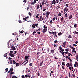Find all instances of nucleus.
I'll return each instance as SVG.
<instances>
[{
    "mask_svg": "<svg viewBox=\"0 0 78 78\" xmlns=\"http://www.w3.org/2000/svg\"><path fill=\"white\" fill-rule=\"evenodd\" d=\"M12 78H17V76H13L12 77Z\"/></svg>",
    "mask_w": 78,
    "mask_h": 78,
    "instance_id": "obj_34",
    "label": "nucleus"
},
{
    "mask_svg": "<svg viewBox=\"0 0 78 78\" xmlns=\"http://www.w3.org/2000/svg\"><path fill=\"white\" fill-rule=\"evenodd\" d=\"M38 23L37 24H35V27H37V26L38 25Z\"/></svg>",
    "mask_w": 78,
    "mask_h": 78,
    "instance_id": "obj_56",
    "label": "nucleus"
},
{
    "mask_svg": "<svg viewBox=\"0 0 78 78\" xmlns=\"http://www.w3.org/2000/svg\"><path fill=\"white\" fill-rule=\"evenodd\" d=\"M47 30V29H44L43 30L42 32L43 33H45V32H46Z\"/></svg>",
    "mask_w": 78,
    "mask_h": 78,
    "instance_id": "obj_5",
    "label": "nucleus"
},
{
    "mask_svg": "<svg viewBox=\"0 0 78 78\" xmlns=\"http://www.w3.org/2000/svg\"><path fill=\"white\" fill-rule=\"evenodd\" d=\"M23 2H24V3H27V0H24L23 1Z\"/></svg>",
    "mask_w": 78,
    "mask_h": 78,
    "instance_id": "obj_45",
    "label": "nucleus"
},
{
    "mask_svg": "<svg viewBox=\"0 0 78 78\" xmlns=\"http://www.w3.org/2000/svg\"><path fill=\"white\" fill-rule=\"evenodd\" d=\"M75 65H76L77 66H78V63L77 62H76Z\"/></svg>",
    "mask_w": 78,
    "mask_h": 78,
    "instance_id": "obj_39",
    "label": "nucleus"
},
{
    "mask_svg": "<svg viewBox=\"0 0 78 78\" xmlns=\"http://www.w3.org/2000/svg\"><path fill=\"white\" fill-rule=\"evenodd\" d=\"M69 50V49H66V51H68Z\"/></svg>",
    "mask_w": 78,
    "mask_h": 78,
    "instance_id": "obj_64",
    "label": "nucleus"
},
{
    "mask_svg": "<svg viewBox=\"0 0 78 78\" xmlns=\"http://www.w3.org/2000/svg\"><path fill=\"white\" fill-rule=\"evenodd\" d=\"M74 28H76L77 27V24L76 23L74 25Z\"/></svg>",
    "mask_w": 78,
    "mask_h": 78,
    "instance_id": "obj_20",
    "label": "nucleus"
},
{
    "mask_svg": "<svg viewBox=\"0 0 78 78\" xmlns=\"http://www.w3.org/2000/svg\"><path fill=\"white\" fill-rule=\"evenodd\" d=\"M68 38H72V36L71 35H69L68 37Z\"/></svg>",
    "mask_w": 78,
    "mask_h": 78,
    "instance_id": "obj_32",
    "label": "nucleus"
},
{
    "mask_svg": "<svg viewBox=\"0 0 78 78\" xmlns=\"http://www.w3.org/2000/svg\"><path fill=\"white\" fill-rule=\"evenodd\" d=\"M31 5H34V2H32V3H31Z\"/></svg>",
    "mask_w": 78,
    "mask_h": 78,
    "instance_id": "obj_43",
    "label": "nucleus"
},
{
    "mask_svg": "<svg viewBox=\"0 0 78 78\" xmlns=\"http://www.w3.org/2000/svg\"><path fill=\"white\" fill-rule=\"evenodd\" d=\"M69 47L71 48V49H73H73H75V48H73V47H72V46L71 45L69 46Z\"/></svg>",
    "mask_w": 78,
    "mask_h": 78,
    "instance_id": "obj_30",
    "label": "nucleus"
},
{
    "mask_svg": "<svg viewBox=\"0 0 78 78\" xmlns=\"http://www.w3.org/2000/svg\"><path fill=\"white\" fill-rule=\"evenodd\" d=\"M65 11H66V12H67V7H66L65 8Z\"/></svg>",
    "mask_w": 78,
    "mask_h": 78,
    "instance_id": "obj_47",
    "label": "nucleus"
},
{
    "mask_svg": "<svg viewBox=\"0 0 78 78\" xmlns=\"http://www.w3.org/2000/svg\"><path fill=\"white\" fill-rule=\"evenodd\" d=\"M7 55H8V54L7 53L5 54L4 55V57H6Z\"/></svg>",
    "mask_w": 78,
    "mask_h": 78,
    "instance_id": "obj_21",
    "label": "nucleus"
},
{
    "mask_svg": "<svg viewBox=\"0 0 78 78\" xmlns=\"http://www.w3.org/2000/svg\"><path fill=\"white\" fill-rule=\"evenodd\" d=\"M63 20H64V18H63V17H62V18H61V21H63Z\"/></svg>",
    "mask_w": 78,
    "mask_h": 78,
    "instance_id": "obj_37",
    "label": "nucleus"
},
{
    "mask_svg": "<svg viewBox=\"0 0 78 78\" xmlns=\"http://www.w3.org/2000/svg\"><path fill=\"white\" fill-rule=\"evenodd\" d=\"M68 59H69L70 62H71V61H72V59H70V57H68Z\"/></svg>",
    "mask_w": 78,
    "mask_h": 78,
    "instance_id": "obj_42",
    "label": "nucleus"
},
{
    "mask_svg": "<svg viewBox=\"0 0 78 78\" xmlns=\"http://www.w3.org/2000/svg\"><path fill=\"white\" fill-rule=\"evenodd\" d=\"M62 33L61 32H59L58 34V36H60L61 35H62Z\"/></svg>",
    "mask_w": 78,
    "mask_h": 78,
    "instance_id": "obj_16",
    "label": "nucleus"
},
{
    "mask_svg": "<svg viewBox=\"0 0 78 78\" xmlns=\"http://www.w3.org/2000/svg\"><path fill=\"white\" fill-rule=\"evenodd\" d=\"M66 6L67 7H69V4H66Z\"/></svg>",
    "mask_w": 78,
    "mask_h": 78,
    "instance_id": "obj_54",
    "label": "nucleus"
},
{
    "mask_svg": "<svg viewBox=\"0 0 78 78\" xmlns=\"http://www.w3.org/2000/svg\"><path fill=\"white\" fill-rule=\"evenodd\" d=\"M9 55H10V56L12 57V58L14 57V56H15V55H14V54H12V53H9Z\"/></svg>",
    "mask_w": 78,
    "mask_h": 78,
    "instance_id": "obj_4",
    "label": "nucleus"
},
{
    "mask_svg": "<svg viewBox=\"0 0 78 78\" xmlns=\"http://www.w3.org/2000/svg\"><path fill=\"white\" fill-rule=\"evenodd\" d=\"M18 22L20 23H22V21H21L20 20L19 21H18Z\"/></svg>",
    "mask_w": 78,
    "mask_h": 78,
    "instance_id": "obj_49",
    "label": "nucleus"
},
{
    "mask_svg": "<svg viewBox=\"0 0 78 78\" xmlns=\"http://www.w3.org/2000/svg\"><path fill=\"white\" fill-rule=\"evenodd\" d=\"M32 28H36L34 24H33L32 25Z\"/></svg>",
    "mask_w": 78,
    "mask_h": 78,
    "instance_id": "obj_9",
    "label": "nucleus"
},
{
    "mask_svg": "<svg viewBox=\"0 0 78 78\" xmlns=\"http://www.w3.org/2000/svg\"><path fill=\"white\" fill-rule=\"evenodd\" d=\"M73 33H74V34H78V32L76 31L73 32Z\"/></svg>",
    "mask_w": 78,
    "mask_h": 78,
    "instance_id": "obj_19",
    "label": "nucleus"
},
{
    "mask_svg": "<svg viewBox=\"0 0 78 78\" xmlns=\"http://www.w3.org/2000/svg\"><path fill=\"white\" fill-rule=\"evenodd\" d=\"M36 3V0H34V3L35 4V3Z\"/></svg>",
    "mask_w": 78,
    "mask_h": 78,
    "instance_id": "obj_55",
    "label": "nucleus"
},
{
    "mask_svg": "<svg viewBox=\"0 0 78 78\" xmlns=\"http://www.w3.org/2000/svg\"><path fill=\"white\" fill-rule=\"evenodd\" d=\"M17 45L15 46H14V45H12L11 46V48H12V49H16V48H17Z\"/></svg>",
    "mask_w": 78,
    "mask_h": 78,
    "instance_id": "obj_3",
    "label": "nucleus"
},
{
    "mask_svg": "<svg viewBox=\"0 0 78 78\" xmlns=\"http://www.w3.org/2000/svg\"><path fill=\"white\" fill-rule=\"evenodd\" d=\"M42 16H40V19H39V20H40V21H41V22H42V20H41L42 19Z\"/></svg>",
    "mask_w": 78,
    "mask_h": 78,
    "instance_id": "obj_17",
    "label": "nucleus"
},
{
    "mask_svg": "<svg viewBox=\"0 0 78 78\" xmlns=\"http://www.w3.org/2000/svg\"><path fill=\"white\" fill-rule=\"evenodd\" d=\"M13 63L14 64H16V61H15V60H13Z\"/></svg>",
    "mask_w": 78,
    "mask_h": 78,
    "instance_id": "obj_22",
    "label": "nucleus"
},
{
    "mask_svg": "<svg viewBox=\"0 0 78 78\" xmlns=\"http://www.w3.org/2000/svg\"><path fill=\"white\" fill-rule=\"evenodd\" d=\"M66 66L67 67H72V63H71V62L69 63H68L66 64Z\"/></svg>",
    "mask_w": 78,
    "mask_h": 78,
    "instance_id": "obj_1",
    "label": "nucleus"
},
{
    "mask_svg": "<svg viewBox=\"0 0 78 78\" xmlns=\"http://www.w3.org/2000/svg\"><path fill=\"white\" fill-rule=\"evenodd\" d=\"M55 4L58 3H59V1H58V0H56V1H55Z\"/></svg>",
    "mask_w": 78,
    "mask_h": 78,
    "instance_id": "obj_31",
    "label": "nucleus"
},
{
    "mask_svg": "<svg viewBox=\"0 0 78 78\" xmlns=\"http://www.w3.org/2000/svg\"><path fill=\"white\" fill-rule=\"evenodd\" d=\"M43 62H44L43 61L41 63L40 65V66H42V64H43Z\"/></svg>",
    "mask_w": 78,
    "mask_h": 78,
    "instance_id": "obj_24",
    "label": "nucleus"
},
{
    "mask_svg": "<svg viewBox=\"0 0 78 78\" xmlns=\"http://www.w3.org/2000/svg\"><path fill=\"white\" fill-rule=\"evenodd\" d=\"M50 23H53V21H52V20H51V21H50L49 22Z\"/></svg>",
    "mask_w": 78,
    "mask_h": 78,
    "instance_id": "obj_58",
    "label": "nucleus"
},
{
    "mask_svg": "<svg viewBox=\"0 0 78 78\" xmlns=\"http://www.w3.org/2000/svg\"><path fill=\"white\" fill-rule=\"evenodd\" d=\"M72 76L73 77V78H75V74H73Z\"/></svg>",
    "mask_w": 78,
    "mask_h": 78,
    "instance_id": "obj_51",
    "label": "nucleus"
},
{
    "mask_svg": "<svg viewBox=\"0 0 78 78\" xmlns=\"http://www.w3.org/2000/svg\"><path fill=\"white\" fill-rule=\"evenodd\" d=\"M28 14L29 15L30 17L31 16V13L30 12H29Z\"/></svg>",
    "mask_w": 78,
    "mask_h": 78,
    "instance_id": "obj_27",
    "label": "nucleus"
},
{
    "mask_svg": "<svg viewBox=\"0 0 78 78\" xmlns=\"http://www.w3.org/2000/svg\"><path fill=\"white\" fill-rule=\"evenodd\" d=\"M62 68L63 69H65V68H64V66H62Z\"/></svg>",
    "mask_w": 78,
    "mask_h": 78,
    "instance_id": "obj_57",
    "label": "nucleus"
},
{
    "mask_svg": "<svg viewBox=\"0 0 78 78\" xmlns=\"http://www.w3.org/2000/svg\"><path fill=\"white\" fill-rule=\"evenodd\" d=\"M54 43H58V41L55 40L54 41Z\"/></svg>",
    "mask_w": 78,
    "mask_h": 78,
    "instance_id": "obj_52",
    "label": "nucleus"
},
{
    "mask_svg": "<svg viewBox=\"0 0 78 78\" xmlns=\"http://www.w3.org/2000/svg\"><path fill=\"white\" fill-rule=\"evenodd\" d=\"M29 9H30V7H27V11H28Z\"/></svg>",
    "mask_w": 78,
    "mask_h": 78,
    "instance_id": "obj_50",
    "label": "nucleus"
},
{
    "mask_svg": "<svg viewBox=\"0 0 78 78\" xmlns=\"http://www.w3.org/2000/svg\"><path fill=\"white\" fill-rule=\"evenodd\" d=\"M25 59H29V57H28V56L26 55L25 56Z\"/></svg>",
    "mask_w": 78,
    "mask_h": 78,
    "instance_id": "obj_13",
    "label": "nucleus"
},
{
    "mask_svg": "<svg viewBox=\"0 0 78 78\" xmlns=\"http://www.w3.org/2000/svg\"><path fill=\"white\" fill-rule=\"evenodd\" d=\"M40 8V5L39 4H38L37 5V9H39Z\"/></svg>",
    "mask_w": 78,
    "mask_h": 78,
    "instance_id": "obj_8",
    "label": "nucleus"
},
{
    "mask_svg": "<svg viewBox=\"0 0 78 78\" xmlns=\"http://www.w3.org/2000/svg\"><path fill=\"white\" fill-rule=\"evenodd\" d=\"M58 50H59V52H60L61 53H62L63 52V51H64V49H58Z\"/></svg>",
    "mask_w": 78,
    "mask_h": 78,
    "instance_id": "obj_2",
    "label": "nucleus"
},
{
    "mask_svg": "<svg viewBox=\"0 0 78 78\" xmlns=\"http://www.w3.org/2000/svg\"><path fill=\"white\" fill-rule=\"evenodd\" d=\"M69 69L70 70H72V66L71 67H69Z\"/></svg>",
    "mask_w": 78,
    "mask_h": 78,
    "instance_id": "obj_62",
    "label": "nucleus"
},
{
    "mask_svg": "<svg viewBox=\"0 0 78 78\" xmlns=\"http://www.w3.org/2000/svg\"><path fill=\"white\" fill-rule=\"evenodd\" d=\"M46 9H44L43 10V11L44 12V11H46Z\"/></svg>",
    "mask_w": 78,
    "mask_h": 78,
    "instance_id": "obj_61",
    "label": "nucleus"
},
{
    "mask_svg": "<svg viewBox=\"0 0 78 78\" xmlns=\"http://www.w3.org/2000/svg\"><path fill=\"white\" fill-rule=\"evenodd\" d=\"M14 72H11V73H10V75H12V74H14Z\"/></svg>",
    "mask_w": 78,
    "mask_h": 78,
    "instance_id": "obj_48",
    "label": "nucleus"
},
{
    "mask_svg": "<svg viewBox=\"0 0 78 78\" xmlns=\"http://www.w3.org/2000/svg\"><path fill=\"white\" fill-rule=\"evenodd\" d=\"M72 53H74L75 52V53H76V51L75 50H73L72 51Z\"/></svg>",
    "mask_w": 78,
    "mask_h": 78,
    "instance_id": "obj_29",
    "label": "nucleus"
},
{
    "mask_svg": "<svg viewBox=\"0 0 78 78\" xmlns=\"http://www.w3.org/2000/svg\"><path fill=\"white\" fill-rule=\"evenodd\" d=\"M50 12H46V15H49V14H50Z\"/></svg>",
    "mask_w": 78,
    "mask_h": 78,
    "instance_id": "obj_23",
    "label": "nucleus"
},
{
    "mask_svg": "<svg viewBox=\"0 0 78 78\" xmlns=\"http://www.w3.org/2000/svg\"><path fill=\"white\" fill-rule=\"evenodd\" d=\"M64 52H63L62 53V55H63V56H64Z\"/></svg>",
    "mask_w": 78,
    "mask_h": 78,
    "instance_id": "obj_59",
    "label": "nucleus"
},
{
    "mask_svg": "<svg viewBox=\"0 0 78 78\" xmlns=\"http://www.w3.org/2000/svg\"><path fill=\"white\" fill-rule=\"evenodd\" d=\"M9 62H10V64H12V60H10L9 61Z\"/></svg>",
    "mask_w": 78,
    "mask_h": 78,
    "instance_id": "obj_44",
    "label": "nucleus"
},
{
    "mask_svg": "<svg viewBox=\"0 0 78 78\" xmlns=\"http://www.w3.org/2000/svg\"><path fill=\"white\" fill-rule=\"evenodd\" d=\"M52 34L53 35H54V36H55V35H56V32H52Z\"/></svg>",
    "mask_w": 78,
    "mask_h": 78,
    "instance_id": "obj_12",
    "label": "nucleus"
},
{
    "mask_svg": "<svg viewBox=\"0 0 78 78\" xmlns=\"http://www.w3.org/2000/svg\"><path fill=\"white\" fill-rule=\"evenodd\" d=\"M9 59H12V58H11V57H9Z\"/></svg>",
    "mask_w": 78,
    "mask_h": 78,
    "instance_id": "obj_60",
    "label": "nucleus"
},
{
    "mask_svg": "<svg viewBox=\"0 0 78 78\" xmlns=\"http://www.w3.org/2000/svg\"><path fill=\"white\" fill-rule=\"evenodd\" d=\"M43 28H44V29H47V27H45V26L44 25L43 27Z\"/></svg>",
    "mask_w": 78,
    "mask_h": 78,
    "instance_id": "obj_36",
    "label": "nucleus"
},
{
    "mask_svg": "<svg viewBox=\"0 0 78 78\" xmlns=\"http://www.w3.org/2000/svg\"><path fill=\"white\" fill-rule=\"evenodd\" d=\"M62 66H65V65H66L65 64V62H63L62 63Z\"/></svg>",
    "mask_w": 78,
    "mask_h": 78,
    "instance_id": "obj_35",
    "label": "nucleus"
},
{
    "mask_svg": "<svg viewBox=\"0 0 78 78\" xmlns=\"http://www.w3.org/2000/svg\"><path fill=\"white\" fill-rule=\"evenodd\" d=\"M23 32H24L23 30H22L20 32V33H22V34L23 33Z\"/></svg>",
    "mask_w": 78,
    "mask_h": 78,
    "instance_id": "obj_41",
    "label": "nucleus"
},
{
    "mask_svg": "<svg viewBox=\"0 0 78 78\" xmlns=\"http://www.w3.org/2000/svg\"><path fill=\"white\" fill-rule=\"evenodd\" d=\"M65 17H68V16H67V13L65 14Z\"/></svg>",
    "mask_w": 78,
    "mask_h": 78,
    "instance_id": "obj_46",
    "label": "nucleus"
},
{
    "mask_svg": "<svg viewBox=\"0 0 78 78\" xmlns=\"http://www.w3.org/2000/svg\"><path fill=\"white\" fill-rule=\"evenodd\" d=\"M32 65H33V63H31L29 64V66H32Z\"/></svg>",
    "mask_w": 78,
    "mask_h": 78,
    "instance_id": "obj_53",
    "label": "nucleus"
},
{
    "mask_svg": "<svg viewBox=\"0 0 78 78\" xmlns=\"http://www.w3.org/2000/svg\"><path fill=\"white\" fill-rule=\"evenodd\" d=\"M61 15H62L61 13L60 12H59L58 13V16H61Z\"/></svg>",
    "mask_w": 78,
    "mask_h": 78,
    "instance_id": "obj_28",
    "label": "nucleus"
},
{
    "mask_svg": "<svg viewBox=\"0 0 78 78\" xmlns=\"http://www.w3.org/2000/svg\"><path fill=\"white\" fill-rule=\"evenodd\" d=\"M5 70L6 71V72H7L8 71V68H6L5 69Z\"/></svg>",
    "mask_w": 78,
    "mask_h": 78,
    "instance_id": "obj_40",
    "label": "nucleus"
},
{
    "mask_svg": "<svg viewBox=\"0 0 78 78\" xmlns=\"http://www.w3.org/2000/svg\"><path fill=\"white\" fill-rule=\"evenodd\" d=\"M39 14H37L36 16V17L37 19H39Z\"/></svg>",
    "mask_w": 78,
    "mask_h": 78,
    "instance_id": "obj_11",
    "label": "nucleus"
},
{
    "mask_svg": "<svg viewBox=\"0 0 78 78\" xmlns=\"http://www.w3.org/2000/svg\"><path fill=\"white\" fill-rule=\"evenodd\" d=\"M44 2H45V1H43L42 2H41V4L42 5H44V4H46V3H45Z\"/></svg>",
    "mask_w": 78,
    "mask_h": 78,
    "instance_id": "obj_18",
    "label": "nucleus"
},
{
    "mask_svg": "<svg viewBox=\"0 0 78 78\" xmlns=\"http://www.w3.org/2000/svg\"><path fill=\"white\" fill-rule=\"evenodd\" d=\"M22 78H25V76L24 75L22 76Z\"/></svg>",
    "mask_w": 78,
    "mask_h": 78,
    "instance_id": "obj_63",
    "label": "nucleus"
},
{
    "mask_svg": "<svg viewBox=\"0 0 78 78\" xmlns=\"http://www.w3.org/2000/svg\"><path fill=\"white\" fill-rule=\"evenodd\" d=\"M66 41H65L64 43H63V45L62 46L63 47H66Z\"/></svg>",
    "mask_w": 78,
    "mask_h": 78,
    "instance_id": "obj_6",
    "label": "nucleus"
},
{
    "mask_svg": "<svg viewBox=\"0 0 78 78\" xmlns=\"http://www.w3.org/2000/svg\"><path fill=\"white\" fill-rule=\"evenodd\" d=\"M72 15H70V16L69 17V19H71L72 18Z\"/></svg>",
    "mask_w": 78,
    "mask_h": 78,
    "instance_id": "obj_10",
    "label": "nucleus"
},
{
    "mask_svg": "<svg viewBox=\"0 0 78 78\" xmlns=\"http://www.w3.org/2000/svg\"><path fill=\"white\" fill-rule=\"evenodd\" d=\"M19 65H20V63H17L16 64V66L17 67H18Z\"/></svg>",
    "mask_w": 78,
    "mask_h": 78,
    "instance_id": "obj_15",
    "label": "nucleus"
},
{
    "mask_svg": "<svg viewBox=\"0 0 78 78\" xmlns=\"http://www.w3.org/2000/svg\"><path fill=\"white\" fill-rule=\"evenodd\" d=\"M7 45H8V48H9L10 46H9V41L7 43Z\"/></svg>",
    "mask_w": 78,
    "mask_h": 78,
    "instance_id": "obj_26",
    "label": "nucleus"
},
{
    "mask_svg": "<svg viewBox=\"0 0 78 78\" xmlns=\"http://www.w3.org/2000/svg\"><path fill=\"white\" fill-rule=\"evenodd\" d=\"M40 6L41 9H42V4H41V3H40Z\"/></svg>",
    "mask_w": 78,
    "mask_h": 78,
    "instance_id": "obj_25",
    "label": "nucleus"
},
{
    "mask_svg": "<svg viewBox=\"0 0 78 78\" xmlns=\"http://www.w3.org/2000/svg\"><path fill=\"white\" fill-rule=\"evenodd\" d=\"M28 60H27V62L24 64V66H25V65H26V64H27V63H28Z\"/></svg>",
    "mask_w": 78,
    "mask_h": 78,
    "instance_id": "obj_38",
    "label": "nucleus"
},
{
    "mask_svg": "<svg viewBox=\"0 0 78 78\" xmlns=\"http://www.w3.org/2000/svg\"><path fill=\"white\" fill-rule=\"evenodd\" d=\"M53 4H54V5H55V4H56L55 0H53L51 2V5H53Z\"/></svg>",
    "mask_w": 78,
    "mask_h": 78,
    "instance_id": "obj_7",
    "label": "nucleus"
},
{
    "mask_svg": "<svg viewBox=\"0 0 78 78\" xmlns=\"http://www.w3.org/2000/svg\"><path fill=\"white\" fill-rule=\"evenodd\" d=\"M9 70H10V72H13V69L12 68H10Z\"/></svg>",
    "mask_w": 78,
    "mask_h": 78,
    "instance_id": "obj_14",
    "label": "nucleus"
},
{
    "mask_svg": "<svg viewBox=\"0 0 78 78\" xmlns=\"http://www.w3.org/2000/svg\"><path fill=\"white\" fill-rule=\"evenodd\" d=\"M51 53H54V52H55V51H54V50H51Z\"/></svg>",
    "mask_w": 78,
    "mask_h": 78,
    "instance_id": "obj_33",
    "label": "nucleus"
}]
</instances>
